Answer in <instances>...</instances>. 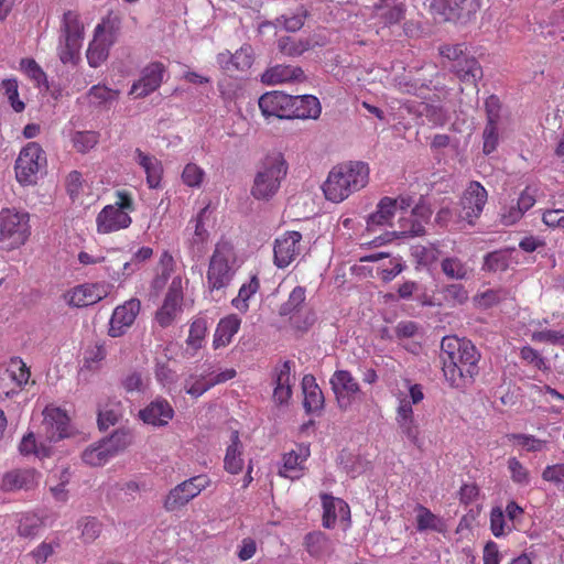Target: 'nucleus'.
Here are the masks:
<instances>
[{
  "label": "nucleus",
  "instance_id": "1",
  "mask_svg": "<svg viewBox=\"0 0 564 564\" xmlns=\"http://www.w3.org/2000/svg\"><path fill=\"white\" fill-rule=\"evenodd\" d=\"M440 358L444 378L453 388L471 384L478 375L480 355L470 340L445 336L441 341Z\"/></svg>",
  "mask_w": 564,
  "mask_h": 564
},
{
  "label": "nucleus",
  "instance_id": "2",
  "mask_svg": "<svg viewBox=\"0 0 564 564\" xmlns=\"http://www.w3.org/2000/svg\"><path fill=\"white\" fill-rule=\"evenodd\" d=\"M369 181V167L364 162H346L334 166L324 182L322 189L325 198L341 203L355 192L364 188Z\"/></svg>",
  "mask_w": 564,
  "mask_h": 564
},
{
  "label": "nucleus",
  "instance_id": "3",
  "mask_svg": "<svg viewBox=\"0 0 564 564\" xmlns=\"http://www.w3.org/2000/svg\"><path fill=\"white\" fill-rule=\"evenodd\" d=\"M288 173V163L280 152L268 154L258 165L251 195L258 200L271 199L280 189Z\"/></svg>",
  "mask_w": 564,
  "mask_h": 564
},
{
  "label": "nucleus",
  "instance_id": "4",
  "mask_svg": "<svg viewBox=\"0 0 564 564\" xmlns=\"http://www.w3.org/2000/svg\"><path fill=\"white\" fill-rule=\"evenodd\" d=\"M116 197V202L106 205L96 217V229L100 235L127 229L132 224L130 213L135 209L132 195L126 191H117Z\"/></svg>",
  "mask_w": 564,
  "mask_h": 564
},
{
  "label": "nucleus",
  "instance_id": "5",
  "mask_svg": "<svg viewBox=\"0 0 564 564\" xmlns=\"http://www.w3.org/2000/svg\"><path fill=\"white\" fill-rule=\"evenodd\" d=\"M236 253L234 246L227 240L216 243L207 270V285L210 292L226 289L236 273Z\"/></svg>",
  "mask_w": 564,
  "mask_h": 564
},
{
  "label": "nucleus",
  "instance_id": "6",
  "mask_svg": "<svg viewBox=\"0 0 564 564\" xmlns=\"http://www.w3.org/2000/svg\"><path fill=\"white\" fill-rule=\"evenodd\" d=\"M30 235V216L26 212L15 208H3L0 212V242L3 248H19Z\"/></svg>",
  "mask_w": 564,
  "mask_h": 564
},
{
  "label": "nucleus",
  "instance_id": "7",
  "mask_svg": "<svg viewBox=\"0 0 564 564\" xmlns=\"http://www.w3.org/2000/svg\"><path fill=\"white\" fill-rule=\"evenodd\" d=\"M207 475H197L185 479L169 490L163 499V508L167 512H174L186 507L202 491L210 486Z\"/></svg>",
  "mask_w": 564,
  "mask_h": 564
},
{
  "label": "nucleus",
  "instance_id": "8",
  "mask_svg": "<svg viewBox=\"0 0 564 564\" xmlns=\"http://www.w3.org/2000/svg\"><path fill=\"white\" fill-rule=\"evenodd\" d=\"M46 166L45 152L36 142H29L22 148L15 161V176L20 184L30 185L36 183L39 174Z\"/></svg>",
  "mask_w": 564,
  "mask_h": 564
},
{
  "label": "nucleus",
  "instance_id": "9",
  "mask_svg": "<svg viewBox=\"0 0 564 564\" xmlns=\"http://www.w3.org/2000/svg\"><path fill=\"white\" fill-rule=\"evenodd\" d=\"M329 383L341 410H348L354 402L364 397L359 382L348 370H336Z\"/></svg>",
  "mask_w": 564,
  "mask_h": 564
},
{
  "label": "nucleus",
  "instance_id": "10",
  "mask_svg": "<svg viewBox=\"0 0 564 564\" xmlns=\"http://www.w3.org/2000/svg\"><path fill=\"white\" fill-rule=\"evenodd\" d=\"M43 416L41 429L48 443L70 436V420L65 410L51 404L43 410Z\"/></svg>",
  "mask_w": 564,
  "mask_h": 564
},
{
  "label": "nucleus",
  "instance_id": "11",
  "mask_svg": "<svg viewBox=\"0 0 564 564\" xmlns=\"http://www.w3.org/2000/svg\"><path fill=\"white\" fill-rule=\"evenodd\" d=\"M30 379V370L20 358H12L6 368L0 369V398L18 394Z\"/></svg>",
  "mask_w": 564,
  "mask_h": 564
},
{
  "label": "nucleus",
  "instance_id": "12",
  "mask_svg": "<svg viewBox=\"0 0 564 564\" xmlns=\"http://www.w3.org/2000/svg\"><path fill=\"white\" fill-rule=\"evenodd\" d=\"M488 199L486 188L476 181L468 184L459 202L460 215L457 216L465 219L467 225H474L484 210Z\"/></svg>",
  "mask_w": 564,
  "mask_h": 564
},
{
  "label": "nucleus",
  "instance_id": "13",
  "mask_svg": "<svg viewBox=\"0 0 564 564\" xmlns=\"http://www.w3.org/2000/svg\"><path fill=\"white\" fill-rule=\"evenodd\" d=\"M166 74V67L161 62L148 64L141 69L139 79L132 84L129 95L145 98L161 87Z\"/></svg>",
  "mask_w": 564,
  "mask_h": 564
},
{
  "label": "nucleus",
  "instance_id": "14",
  "mask_svg": "<svg viewBox=\"0 0 564 564\" xmlns=\"http://www.w3.org/2000/svg\"><path fill=\"white\" fill-rule=\"evenodd\" d=\"M302 235L299 231H286L274 241L273 261L279 269H284L294 262L302 253Z\"/></svg>",
  "mask_w": 564,
  "mask_h": 564
},
{
  "label": "nucleus",
  "instance_id": "15",
  "mask_svg": "<svg viewBox=\"0 0 564 564\" xmlns=\"http://www.w3.org/2000/svg\"><path fill=\"white\" fill-rule=\"evenodd\" d=\"M399 403L395 411V422L401 434L415 447L422 448L421 430L417 420L414 416L411 402L405 395L399 397Z\"/></svg>",
  "mask_w": 564,
  "mask_h": 564
},
{
  "label": "nucleus",
  "instance_id": "16",
  "mask_svg": "<svg viewBox=\"0 0 564 564\" xmlns=\"http://www.w3.org/2000/svg\"><path fill=\"white\" fill-rule=\"evenodd\" d=\"M408 207H410V198L382 197L377 205L376 212L367 217V230L376 231L380 227L392 226V219L397 210Z\"/></svg>",
  "mask_w": 564,
  "mask_h": 564
},
{
  "label": "nucleus",
  "instance_id": "17",
  "mask_svg": "<svg viewBox=\"0 0 564 564\" xmlns=\"http://www.w3.org/2000/svg\"><path fill=\"white\" fill-rule=\"evenodd\" d=\"M210 215L212 210L208 204L199 210L195 218L191 219L186 228V231L193 230L187 239V245L191 253L195 257H200L205 252L209 239L207 226Z\"/></svg>",
  "mask_w": 564,
  "mask_h": 564
},
{
  "label": "nucleus",
  "instance_id": "18",
  "mask_svg": "<svg viewBox=\"0 0 564 564\" xmlns=\"http://www.w3.org/2000/svg\"><path fill=\"white\" fill-rule=\"evenodd\" d=\"M182 301V279L180 276H175L169 286V291L161 308L156 312V322L162 327H167L174 322L181 312Z\"/></svg>",
  "mask_w": 564,
  "mask_h": 564
},
{
  "label": "nucleus",
  "instance_id": "19",
  "mask_svg": "<svg viewBox=\"0 0 564 564\" xmlns=\"http://www.w3.org/2000/svg\"><path fill=\"white\" fill-rule=\"evenodd\" d=\"M436 8L448 21L468 22L481 8V0H437Z\"/></svg>",
  "mask_w": 564,
  "mask_h": 564
},
{
  "label": "nucleus",
  "instance_id": "20",
  "mask_svg": "<svg viewBox=\"0 0 564 564\" xmlns=\"http://www.w3.org/2000/svg\"><path fill=\"white\" fill-rule=\"evenodd\" d=\"M140 308L141 302L138 299H130L117 306L110 318L109 335L111 337L122 336L134 323Z\"/></svg>",
  "mask_w": 564,
  "mask_h": 564
},
{
  "label": "nucleus",
  "instance_id": "21",
  "mask_svg": "<svg viewBox=\"0 0 564 564\" xmlns=\"http://www.w3.org/2000/svg\"><path fill=\"white\" fill-rule=\"evenodd\" d=\"M108 289L105 283H85L70 290L66 300L75 307L89 306L105 299L109 293Z\"/></svg>",
  "mask_w": 564,
  "mask_h": 564
},
{
  "label": "nucleus",
  "instance_id": "22",
  "mask_svg": "<svg viewBox=\"0 0 564 564\" xmlns=\"http://www.w3.org/2000/svg\"><path fill=\"white\" fill-rule=\"evenodd\" d=\"M535 204L534 192L525 187L519 195L517 202H511L501 208L500 221L505 226L517 224L523 215Z\"/></svg>",
  "mask_w": 564,
  "mask_h": 564
},
{
  "label": "nucleus",
  "instance_id": "23",
  "mask_svg": "<svg viewBox=\"0 0 564 564\" xmlns=\"http://www.w3.org/2000/svg\"><path fill=\"white\" fill-rule=\"evenodd\" d=\"M139 416L145 424L162 427L173 419L174 410L165 399H156L141 410Z\"/></svg>",
  "mask_w": 564,
  "mask_h": 564
},
{
  "label": "nucleus",
  "instance_id": "24",
  "mask_svg": "<svg viewBox=\"0 0 564 564\" xmlns=\"http://www.w3.org/2000/svg\"><path fill=\"white\" fill-rule=\"evenodd\" d=\"M40 475L33 468L14 469L2 478L1 488L4 491L31 490L39 485Z\"/></svg>",
  "mask_w": 564,
  "mask_h": 564
},
{
  "label": "nucleus",
  "instance_id": "25",
  "mask_svg": "<svg viewBox=\"0 0 564 564\" xmlns=\"http://www.w3.org/2000/svg\"><path fill=\"white\" fill-rule=\"evenodd\" d=\"M291 95L280 91L265 93L259 98V108L267 118L288 119Z\"/></svg>",
  "mask_w": 564,
  "mask_h": 564
},
{
  "label": "nucleus",
  "instance_id": "26",
  "mask_svg": "<svg viewBox=\"0 0 564 564\" xmlns=\"http://www.w3.org/2000/svg\"><path fill=\"white\" fill-rule=\"evenodd\" d=\"M322 111L319 100L312 95L291 96L288 119H316Z\"/></svg>",
  "mask_w": 564,
  "mask_h": 564
},
{
  "label": "nucleus",
  "instance_id": "27",
  "mask_svg": "<svg viewBox=\"0 0 564 564\" xmlns=\"http://www.w3.org/2000/svg\"><path fill=\"white\" fill-rule=\"evenodd\" d=\"M117 452V437L105 438L87 447L82 458L84 463L90 466H101L106 464Z\"/></svg>",
  "mask_w": 564,
  "mask_h": 564
},
{
  "label": "nucleus",
  "instance_id": "28",
  "mask_svg": "<svg viewBox=\"0 0 564 564\" xmlns=\"http://www.w3.org/2000/svg\"><path fill=\"white\" fill-rule=\"evenodd\" d=\"M323 502V525L325 528H333L336 522L349 521L350 509L349 506L339 498H334L328 495L322 496Z\"/></svg>",
  "mask_w": 564,
  "mask_h": 564
},
{
  "label": "nucleus",
  "instance_id": "29",
  "mask_svg": "<svg viewBox=\"0 0 564 564\" xmlns=\"http://www.w3.org/2000/svg\"><path fill=\"white\" fill-rule=\"evenodd\" d=\"M273 381V401L279 405L286 404L292 397L291 361H284L274 369Z\"/></svg>",
  "mask_w": 564,
  "mask_h": 564
},
{
  "label": "nucleus",
  "instance_id": "30",
  "mask_svg": "<svg viewBox=\"0 0 564 564\" xmlns=\"http://www.w3.org/2000/svg\"><path fill=\"white\" fill-rule=\"evenodd\" d=\"M134 161L143 169L147 175V184L150 188H158L161 185L163 166L159 159L148 154L140 149L134 151Z\"/></svg>",
  "mask_w": 564,
  "mask_h": 564
},
{
  "label": "nucleus",
  "instance_id": "31",
  "mask_svg": "<svg viewBox=\"0 0 564 564\" xmlns=\"http://www.w3.org/2000/svg\"><path fill=\"white\" fill-rule=\"evenodd\" d=\"M307 457L308 449L305 447H299L296 451L293 449L284 454L279 475L292 480L299 479L303 474L304 463Z\"/></svg>",
  "mask_w": 564,
  "mask_h": 564
},
{
  "label": "nucleus",
  "instance_id": "32",
  "mask_svg": "<svg viewBox=\"0 0 564 564\" xmlns=\"http://www.w3.org/2000/svg\"><path fill=\"white\" fill-rule=\"evenodd\" d=\"M304 78V72L297 66L275 65L262 74V82L268 85L297 82Z\"/></svg>",
  "mask_w": 564,
  "mask_h": 564
},
{
  "label": "nucleus",
  "instance_id": "33",
  "mask_svg": "<svg viewBox=\"0 0 564 564\" xmlns=\"http://www.w3.org/2000/svg\"><path fill=\"white\" fill-rule=\"evenodd\" d=\"M304 394L303 406L306 413H316L324 408V395L314 376L305 375L302 379Z\"/></svg>",
  "mask_w": 564,
  "mask_h": 564
},
{
  "label": "nucleus",
  "instance_id": "34",
  "mask_svg": "<svg viewBox=\"0 0 564 564\" xmlns=\"http://www.w3.org/2000/svg\"><path fill=\"white\" fill-rule=\"evenodd\" d=\"M241 321L237 315H229L221 318L214 334L213 346L215 349L230 344L232 337L238 333Z\"/></svg>",
  "mask_w": 564,
  "mask_h": 564
},
{
  "label": "nucleus",
  "instance_id": "35",
  "mask_svg": "<svg viewBox=\"0 0 564 564\" xmlns=\"http://www.w3.org/2000/svg\"><path fill=\"white\" fill-rule=\"evenodd\" d=\"M46 517L42 512H25L18 517V534L21 538H35L45 527Z\"/></svg>",
  "mask_w": 564,
  "mask_h": 564
},
{
  "label": "nucleus",
  "instance_id": "36",
  "mask_svg": "<svg viewBox=\"0 0 564 564\" xmlns=\"http://www.w3.org/2000/svg\"><path fill=\"white\" fill-rule=\"evenodd\" d=\"M452 70L464 83L476 85L482 77V69L478 61L473 56H466L460 62L451 66Z\"/></svg>",
  "mask_w": 564,
  "mask_h": 564
},
{
  "label": "nucleus",
  "instance_id": "37",
  "mask_svg": "<svg viewBox=\"0 0 564 564\" xmlns=\"http://www.w3.org/2000/svg\"><path fill=\"white\" fill-rule=\"evenodd\" d=\"M304 546L310 555L314 557H322L334 551L333 542L321 531L307 533L304 538Z\"/></svg>",
  "mask_w": 564,
  "mask_h": 564
},
{
  "label": "nucleus",
  "instance_id": "38",
  "mask_svg": "<svg viewBox=\"0 0 564 564\" xmlns=\"http://www.w3.org/2000/svg\"><path fill=\"white\" fill-rule=\"evenodd\" d=\"M231 443L226 449V455L224 459V467L230 474H238L242 470L243 459L241 457L242 454V445L239 440V434L237 431L231 433Z\"/></svg>",
  "mask_w": 564,
  "mask_h": 564
},
{
  "label": "nucleus",
  "instance_id": "39",
  "mask_svg": "<svg viewBox=\"0 0 564 564\" xmlns=\"http://www.w3.org/2000/svg\"><path fill=\"white\" fill-rule=\"evenodd\" d=\"M112 44L113 42L95 33L86 54L89 66H100L107 59Z\"/></svg>",
  "mask_w": 564,
  "mask_h": 564
},
{
  "label": "nucleus",
  "instance_id": "40",
  "mask_svg": "<svg viewBox=\"0 0 564 564\" xmlns=\"http://www.w3.org/2000/svg\"><path fill=\"white\" fill-rule=\"evenodd\" d=\"M416 529L420 532L431 530L444 533L446 531V524L442 518L434 514L430 509L419 505L416 507Z\"/></svg>",
  "mask_w": 564,
  "mask_h": 564
},
{
  "label": "nucleus",
  "instance_id": "41",
  "mask_svg": "<svg viewBox=\"0 0 564 564\" xmlns=\"http://www.w3.org/2000/svg\"><path fill=\"white\" fill-rule=\"evenodd\" d=\"M512 250L500 249L485 256L482 270L489 272L506 271L512 263Z\"/></svg>",
  "mask_w": 564,
  "mask_h": 564
},
{
  "label": "nucleus",
  "instance_id": "42",
  "mask_svg": "<svg viewBox=\"0 0 564 564\" xmlns=\"http://www.w3.org/2000/svg\"><path fill=\"white\" fill-rule=\"evenodd\" d=\"M84 35V28L79 17L74 11H67L63 15L62 22V37L63 40L79 41L82 42Z\"/></svg>",
  "mask_w": 564,
  "mask_h": 564
},
{
  "label": "nucleus",
  "instance_id": "43",
  "mask_svg": "<svg viewBox=\"0 0 564 564\" xmlns=\"http://www.w3.org/2000/svg\"><path fill=\"white\" fill-rule=\"evenodd\" d=\"M207 332V322L204 318H196L193 321L189 327L188 337L186 339L187 352L189 356H194L195 352L203 347V343Z\"/></svg>",
  "mask_w": 564,
  "mask_h": 564
},
{
  "label": "nucleus",
  "instance_id": "44",
  "mask_svg": "<svg viewBox=\"0 0 564 564\" xmlns=\"http://www.w3.org/2000/svg\"><path fill=\"white\" fill-rule=\"evenodd\" d=\"M442 272L452 280H465L468 276L467 264L457 257H446L441 261Z\"/></svg>",
  "mask_w": 564,
  "mask_h": 564
},
{
  "label": "nucleus",
  "instance_id": "45",
  "mask_svg": "<svg viewBox=\"0 0 564 564\" xmlns=\"http://www.w3.org/2000/svg\"><path fill=\"white\" fill-rule=\"evenodd\" d=\"M460 215V207L458 204L449 203L437 212L436 214V221L441 226H456L457 228L465 227L466 221L465 219L458 218L457 216Z\"/></svg>",
  "mask_w": 564,
  "mask_h": 564
},
{
  "label": "nucleus",
  "instance_id": "46",
  "mask_svg": "<svg viewBox=\"0 0 564 564\" xmlns=\"http://www.w3.org/2000/svg\"><path fill=\"white\" fill-rule=\"evenodd\" d=\"M260 283L257 276H252L248 283L239 289L238 295L231 301V304L239 312H247L249 308L248 300L251 299L259 290Z\"/></svg>",
  "mask_w": 564,
  "mask_h": 564
},
{
  "label": "nucleus",
  "instance_id": "47",
  "mask_svg": "<svg viewBox=\"0 0 564 564\" xmlns=\"http://www.w3.org/2000/svg\"><path fill=\"white\" fill-rule=\"evenodd\" d=\"M19 449L23 455L34 454L40 458L48 457L52 452L50 445L45 444L44 442L37 443L32 433H29L22 438Z\"/></svg>",
  "mask_w": 564,
  "mask_h": 564
},
{
  "label": "nucleus",
  "instance_id": "48",
  "mask_svg": "<svg viewBox=\"0 0 564 564\" xmlns=\"http://www.w3.org/2000/svg\"><path fill=\"white\" fill-rule=\"evenodd\" d=\"M121 19L119 15L109 13L102 19L95 28V33L113 42L117 39V34L120 30Z\"/></svg>",
  "mask_w": 564,
  "mask_h": 564
},
{
  "label": "nucleus",
  "instance_id": "49",
  "mask_svg": "<svg viewBox=\"0 0 564 564\" xmlns=\"http://www.w3.org/2000/svg\"><path fill=\"white\" fill-rule=\"evenodd\" d=\"M212 387L207 370L199 375H192L184 381V390L193 398H198L208 391Z\"/></svg>",
  "mask_w": 564,
  "mask_h": 564
},
{
  "label": "nucleus",
  "instance_id": "50",
  "mask_svg": "<svg viewBox=\"0 0 564 564\" xmlns=\"http://www.w3.org/2000/svg\"><path fill=\"white\" fill-rule=\"evenodd\" d=\"M278 46L281 53L288 56H300L304 52L308 51L311 43L308 40L296 41L293 37L285 36L281 37L278 42Z\"/></svg>",
  "mask_w": 564,
  "mask_h": 564
},
{
  "label": "nucleus",
  "instance_id": "51",
  "mask_svg": "<svg viewBox=\"0 0 564 564\" xmlns=\"http://www.w3.org/2000/svg\"><path fill=\"white\" fill-rule=\"evenodd\" d=\"M412 216L420 217V219L412 220L411 227L409 229L402 227L401 234L409 236H420L424 232L423 223L430 218L431 210L424 205H417L412 210Z\"/></svg>",
  "mask_w": 564,
  "mask_h": 564
},
{
  "label": "nucleus",
  "instance_id": "52",
  "mask_svg": "<svg viewBox=\"0 0 564 564\" xmlns=\"http://www.w3.org/2000/svg\"><path fill=\"white\" fill-rule=\"evenodd\" d=\"M510 440L514 442L516 445L520 446L522 449L527 452H543L547 448V441L539 440L533 435L528 434H512L510 435Z\"/></svg>",
  "mask_w": 564,
  "mask_h": 564
},
{
  "label": "nucleus",
  "instance_id": "53",
  "mask_svg": "<svg viewBox=\"0 0 564 564\" xmlns=\"http://www.w3.org/2000/svg\"><path fill=\"white\" fill-rule=\"evenodd\" d=\"M490 530L496 538L506 536L512 530L508 525L505 511L500 507H494L490 511Z\"/></svg>",
  "mask_w": 564,
  "mask_h": 564
},
{
  "label": "nucleus",
  "instance_id": "54",
  "mask_svg": "<svg viewBox=\"0 0 564 564\" xmlns=\"http://www.w3.org/2000/svg\"><path fill=\"white\" fill-rule=\"evenodd\" d=\"M508 294V291L503 289L487 290L475 295L474 302L478 307L488 308L506 300Z\"/></svg>",
  "mask_w": 564,
  "mask_h": 564
},
{
  "label": "nucleus",
  "instance_id": "55",
  "mask_svg": "<svg viewBox=\"0 0 564 564\" xmlns=\"http://www.w3.org/2000/svg\"><path fill=\"white\" fill-rule=\"evenodd\" d=\"M306 297V291L303 286H296L292 290L286 302L280 307V314L283 316L297 312Z\"/></svg>",
  "mask_w": 564,
  "mask_h": 564
},
{
  "label": "nucleus",
  "instance_id": "56",
  "mask_svg": "<svg viewBox=\"0 0 564 564\" xmlns=\"http://www.w3.org/2000/svg\"><path fill=\"white\" fill-rule=\"evenodd\" d=\"M82 42L63 40L58 47V56L63 64H75L79 59Z\"/></svg>",
  "mask_w": 564,
  "mask_h": 564
},
{
  "label": "nucleus",
  "instance_id": "57",
  "mask_svg": "<svg viewBox=\"0 0 564 564\" xmlns=\"http://www.w3.org/2000/svg\"><path fill=\"white\" fill-rule=\"evenodd\" d=\"M101 523L94 517H85L78 521V529L86 542L95 541L101 533Z\"/></svg>",
  "mask_w": 564,
  "mask_h": 564
},
{
  "label": "nucleus",
  "instance_id": "58",
  "mask_svg": "<svg viewBox=\"0 0 564 564\" xmlns=\"http://www.w3.org/2000/svg\"><path fill=\"white\" fill-rule=\"evenodd\" d=\"M74 148L79 152H87L98 143V133L94 131H78L72 138Z\"/></svg>",
  "mask_w": 564,
  "mask_h": 564
},
{
  "label": "nucleus",
  "instance_id": "59",
  "mask_svg": "<svg viewBox=\"0 0 564 564\" xmlns=\"http://www.w3.org/2000/svg\"><path fill=\"white\" fill-rule=\"evenodd\" d=\"M57 547H59L57 540L43 541L30 553V556L36 564H43L54 554Z\"/></svg>",
  "mask_w": 564,
  "mask_h": 564
},
{
  "label": "nucleus",
  "instance_id": "60",
  "mask_svg": "<svg viewBox=\"0 0 564 564\" xmlns=\"http://www.w3.org/2000/svg\"><path fill=\"white\" fill-rule=\"evenodd\" d=\"M508 469L513 482L520 486H528L530 484L529 470L516 457L508 459Z\"/></svg>",
  "mask_w": 564,
  "mask_h": 564
},
{
  "label": "nucleus",
  "instance_id": "61",
  "mask_svg": "<svg viewBox=\"0 0 564 564\" xmlns=\"http://www.w3.org/2000/svg\"><path fill=\"white\" fill-rule=\"evenodd\" d=\"M21 70L37 86L46 83V75L40 65L32 58H24L20 63Z\"/></svg>",
  "mask_w": 564,
  "mask_h": 564
},
{
  "label": "nucleus",
  "instance_id": "62",
  "mask_svg": "<svg viewBox=\"0 0 564 564\" xmlns=\"http://www.w3.org/2000/svg\"><path fill=\"white\" fill-rule=\"evenodd\" d=\"M497 123H486L482 131V151L485 154H490L496 151L499 144V133Z\"/></svg>",
  "mask_w": 564,
  "mask_h": 564
},
{
  "label": "nucleus",
  "instance_id": "63",
  "mask_svg": "<svg viewBox=\"0 0 564 564\" xmlns=\"http://www.w3.org/2000/svg\"><path fill=\"white\" fill-rule=\"evenodd\" d=\"M444 300L451 305H460L468 300V292L462 284H449L443 289Z\"/></svg>",
  "mask_w": 564,
  "mask_h": 564
},
{
  "label": "nucleus",
  "instance_id": "64",
  "mask_svg": "<svg viewBox=\"0 0 564 564\" xmlns=\"http://www.w3.org/2000/svg\"><path fill=\"white\" fill-rule=\"evenodd\" d=\"M542 478L564 492V464L546 466L542 471Z\"/></svg>",
  "mask_w": 564,
  "mask_h": 564
}]
</instances>
